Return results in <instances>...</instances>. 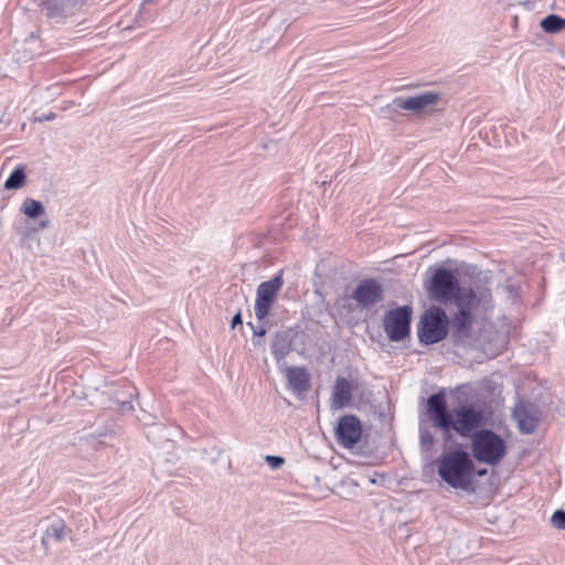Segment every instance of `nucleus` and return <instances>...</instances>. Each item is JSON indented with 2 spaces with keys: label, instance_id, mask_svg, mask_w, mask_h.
<instances>
[{
  "label": "nucleus",
  "instance_id": "nucleus-1",
  "mask_svg": "<svg viewBox=\"0 0 565 565\" xmlns=\"http://www.w3.org/2000/svg\"><path fill=\"white\" fill-rule=\"evenodd\" d=\"M487 282L486 275L472 286H459L458 278L450 270L437 268L434 271L426 289L435 301L455 305L457 310L451 317V331L456 342L470 337L476 311L492 309V292Z\"/></svg>",
  "mask_w": 565,
  "mask_h": 565
},
{
  "label": "nucleus",
  "instance_id": "nucleus-2",
  "mask_svg": "<svg viewBox=\"0 0 565 565\" xmlns=\"http://www.w3.org/2000/svg\"><path fill=\"white\" fill-rule=\"evenodd\" d=\"M427 414L434 426L447 438L451 431L468 438L484 424V412L479 405L466 403L450 412L443 392L427 398Z\"/></svg>",
  "mask_w": 565,
  "mask_h": 565
},
{
  "label": "nucleus",
  "instance_id": "nucleus-3",
  "mask_svg": "<svg viewBox=\"0 0 565 565\" xmlns=\"http://www.w3.org/2000/svg\"><path fill=\"white\" fill-rule=\"evenodd\" d=\"M473 469L469 454L458 449L444 454L438 463L439 477L455 489H469Z\"/></svg>",
  "mask_w": 565,
  "mask_h": 565
},
{
  "label": "nucleus",
  "instance_id": "nucleus-4",
  "mask_svg": "<svg viewBox=\"0 0 565 565\" xmlns=\"http://www.w3.org/2000/svg\"><path fill=\"white\" fill-rule=\"evenodd\" d=\"M471 450L479 462L494 466L505 456L507 445L494 431L482 429L472 436Z\"/></svg>",
  "mask_w": 565,
  "mask_h": 565
},
{
  "label": "nucleus",
  "instance_id": "nucleus-5",
  "mask_svg": "<svg viewBox=\"0 0 565 565\" xmlns=\"http://www.w3.org/2000/svg\"><path fill=\"white\" fill-rule=\"evenodd\" d=\"M451 327L445 310L434 307L426 311L418 328V339L424 344H434L447 337L448 327Z\"/></svg>",
  "mask_w": 565,
  "mask_h": 565
},
{
  "label": "nucleus",
  "instance_id": "nucleus-6",
  "mask_svg": "<svg viewBox=\"0 0 565 565\" xmlns=\"http://www.w3.org/2000/svg\"><path fill=\"white\" fill-rule=\"evenodd\" d=\"M412 308L402 306L387 311L383 319L384 331L391 341L398 342L409 335Z\"/></svg>",
  "mask_w": 565,
  "mask_h": 565
},
{
  "label": "nucleus",
  "instance_id": "nucleus-7",
  "mask_svg": "<svg viewBox=\"0 0 565 565\" xmlns=\"http://www.w3.org/2000/svg\"><path fill=\"white\" fill-rule=\"evenodd\" d=\"M284 286L282 271L277 273L273 278L263 281L256 290L255 316L258 320L265 319L276 300L278 291Z\"/></svg>",
  "mask_w": 565,
  "mask_h": 565
},
{
  "label": "nucleus",
  "instance_id": "nucleus-8",
  "mask_svg": "<svg viewBox=\"0 0 565 565\" xmlns=\"http://www.w3.org/2000/svg\"><path fill=\"white\" fill-rule=\"evenodd\" d=\"M338 443L347 448H353L362 437V424L355 415H344L335 427Z\"/></svg>",
  "mask_w": 565,
  "mask_h": 565
},
{
  "label": "nucleus",
  "instance_id": "nucleus-9",
  "mask_svg": "<svg viewBox=\"0 0 565 565\" xmlns=\"http://www.w3.org/2000/svg\"><path fill=\"white\" fill-rule=\"evenodd\" d=\"M352 298L361 308L372 307L382 300L383 287L373 278L361 280L353 290Z\"/></svg>",
  "mask_w": 565,
  "mask_h": 565
},
{
  "label": "nucleus",
  "instance_id": "nucleus-10",
  "mask_svg": "<svg viewBox=\"0 0 565 565\" xmlns=\"http://www.w3.org/2000/svg\"><path fill=\"white\" fill-rule=\"evenodd\" d=\"M439 100V93L426 92L407 98L396 97L394 98L393 104L396 108L420 114L433 108Z\"/></svg>",
  "mask_w": 565,
  "mask_h": 565
},
{
  "label": "nucleus",
  "instance_id": "nucleus-11",
  "mask_svg": "<svg viewBox=\"0 0 565 565\" xmlns=\"http://www.w3.org/2000/svg\"><path fill=\"white\" fill-rule=\"evenodd\" d=\"M354 384L347 377L338 376L332 386L331 408L337 411L349 405Z\"/></svg>",
  "mask_w": 565,
  "mask_h": 565
},
{
  "label": "nucleus",
  "instance_id": "nucleus-12",
  "mask_svg": "<svg viewBox=\"0 0 565 565\" xmlns=\"http://www.w3.org/2000/svg\"><path fill=\"white\" fill-rule=\"evenodd\" d=\"M285 375L288 387L298 394L305 393L310 388V374L303 366H287Z\"/></svg>",
  "mask_w": 565,
  "mask_h": 565
},
{
  "label": "nucleus",
  "instance_id": "nucleus-13",
  "mask_svg": "<svg viewBox=\"0 0 565 565\" xmlns=\"http://www.w3.org/2000/svg\"><path fill=\"white\" fill-rule=\"evenodd\" d=\"M514 417L522 433L530 434L536 428L539 418L526 406L518 405L514 409Z\"/></svg>",
  "mask_w": 565,
  "mask_h": 565
},
{
  "label": "nucleus",
  "instance_id": "nucleus-14",
  "mask_svg": "<svg viewBox=\"0 0 565 565\" xmlns=\"http://www.w3.org/2000/svg\"><path fill=\"white\" fill-rule=\"evenodd\" d=\"M71 530L66 526L63 520H57L51 523L44 535L42 536V544L45 546L50 542L60 543L66 539Z\"/></svg>",
  "mask_w": 565,
  "mask_h": 565
},
{
  "label": "nucleus",
  "instance_id": "nucleus-15",
  "mask_svg": "<svg viewBox=\"0 0 565 565\" xmlns=\"http://www.w3.org/2000/svg\"><path fill=\"white\" fill-rule=\"evenodd\" d=\"M291 351V342L286 333H277L271 342V353L277 362L284 361L286 355Z\"/></svg>",
  "mask_w": 565,
  "mask_h": 565
},
{
  "label": "nucleus",
  "instance_id": "nucleus-16",
  "mask_svg": "<svg viewBox=\"0 0 565 565\" xmlns=\"http://www.w3.org/2000/svg\"><path fill=\"white\" fill-rule=\"evenodd\" d=\"M42 10L47 18L56 22L63 21L66 17L65 4L57 0H44L42 2Z\"/></svg>",
  "mask_w": 565,
  "mask_h": 565
},
{
  "label": "nucleus",
  "instance_id": "nucleus-17",
  "mask_svg": "<svg viewBox=\"0 0 565 565\" xmlns=\"http://www.w3.org/2000/svg\"><path fill=\"white\" fill-rule=\"evenodd\" d=\"M21 212L29 218L34 220L44 214V206L40 201L28 198L21 205Z\"/></svg>",
  "mask_w": 565,
  "mask_h": 565
},
{
  "label": "nucleus",
  "instance_id": "nucleus-18",
  "mask_svg": "<svg viewBox=\"0 0 565 565\" xmlns=\"http://www.w3.org/2000/svg\"><path fill=\"white\" fill-rule=\"evenodd\" d=\"M541 28L546 33H557L565 29V19L556 14H548L541 21Z\"/></svg>",
  "mask_w": 565,
  "mask_h": 565
},
{
  "label": "nucleus",
  "instance_id": "nucleus-19",
  "mask_svg": "<svg viewBox=\"0 0 565 565\" xmlns=\"http://www.w3.org/2000/svg\"><path fill=\"white\" fill-rule=\"evenodd\" d=\"M25 172L22 167H17L7 181L4 182V188L8 190H18L25 183Z\"/></svg>",
  "mask_w": 565,
  "mask_h": 565
},
{
  "label": "nucleus",
  "instance_id": "nucleus-20",
  "mask_svg": "<svg viewBox=\"0 0 565 565\" xmlns=\"http://www.w3.org/2000/svg\"><path fill=\"white\" fill-rule=\"evenodd\" d=\"M420 447L425 451L431 450L435 444V437L427 428H419Z\"/></svg>",
  "mask_w": 565,
  "mask_h": 565
},
{
  "label": "nucleus",
  "instance_id": "nucleus-21",
  "mask_svg": "<svg viewBox=\"0 0 565 565\" xmlns=\"http://www.w3.org/2000/svg\"><path fill=\"white\" fill-rule=\"evenodd\" d=\"M552 525L558 530H565V511L557 510L553 513L551 519Z\"/></svg>",
  "mask_w": 565,
  "mask_h": 565
},
{
  "label": "nucleus",
  "instance_id": "nucleus-22",
  "mask_svg": "<svg viewBox=\"0 0 565 565\" xmlns=\"http://www.w3.org/2000/svg\"><path fill=\"white\" fill-rule=\"evenodd\" d=\"M265 460L270 466L271 469H278L285 462V459L282 457L270 455L266 456Z\"/></svg>",
  "mask_w": 565,
  "mask_h": 565
},
{
  "label": "nucleus",
  "instance_id": "nucleus-23",
  "mask_svg": "<svg viewBox=\"0 0 565 565\" xmlns=\"http://www.w3.org/2000/svg\"><path fill=\"white\" fill-rule=\"evenodd\" d=\"M242 315L241 312H237L232 319V327L235 328L236 326L242 324Z\"/></svg>",
  "mask_w": 565,
  "mask_h": 565
},
{
  "label": "nucleus",
  "instance_id": "nucleus-24",
  "mask_svg": "<svg viewBox=\"0 0 565 565\" xmlns=\"http://www.w3.org/2000/svg\"><path fill=\"white\" fill-rule=\"evenodd\" d=\"M55 114L50 111L47 114H44L41 118H39V120H53L55 119Z\"/></svg>",
  "mask_w": 565,
  "mask_h": 565
},
{
  "label": "nucleus",
  "instance_id": "nucleus-25",
  "mask_svg": "<svg viewBox=\"0 0 565 565\" xmlns=\"http://www.w3.org/2000/svg\"><path fill=\"white\" fill-rule=\"evenodd\" d=\"M265 333H266V331L263 327H259L258 329H254V335L263 337Z\"/></svg>",
  "mask_w": 565,
  "mask_h": 565
},
{
  "label": "nucleus",
  "instance_id": "nucleus-26",
  "mask_svg": "<svg viewBox=\"0 0 565 565\" xmlns=\"http://www.w3.org/2000/svg\"><path fill=\"white\" fill-rule=\"evenodd\" d=\"M126 407L131 408V405H130V403H129V402H124V403H122V409H125Z\"/></svg>",
  "mask_w": 565,
  "mask_h": 565
},
{
  "label": "nucleus",
  "instance_id": "nucleus-27",
  "mask_svg": "<svg viewBox=\"0 0 565 565\" xmlns=\"http://www.w3.org/2000/svg\"><path fill=\"white\" fill-rule=\"evenodd\" d=\"M486 472H487V470H486V469H482V470H478V471H477V475H478V476H483V475H486Z\"/></svg>",
  "mask_w": 565,
  "mask_h": 565
},
{
  "label": "nucleus",
  "instance_id": "nucleus-28",
  "mask_svg": "<svg viewBox=\"0 0 565 565\" xmlns=\"http://www.w3.org/2000/svg\"><path fill=\"white\" fill-rule=\"evenodd\" d=\"M47 224H49V222H47V221L41 222V227H43V228H44V227H46V226H47Z\"/></svg>",
  "mask_w": 565,
  "mask_h": 565
}]
</instances>
